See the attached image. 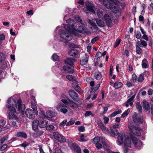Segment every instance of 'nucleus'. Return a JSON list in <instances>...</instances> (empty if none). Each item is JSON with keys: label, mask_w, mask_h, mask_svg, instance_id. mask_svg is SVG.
Segmentation results:
<instances>
[{"label": "nucleus", "mask_w": 153, "mask_h": 153, "mask_svg": "<svg viewBox=\"0 0 153 153\" xmlns=\"http://www.w3.org/2000/svg\"><path fill=\"white\" fill-rule=\"evenodd\" d=\"M29 144L26 141H25L23 143L19 145V146H21L22 147L24 148H25L27 146H29Z\"/></svg>", "instance_id": "obj_50"}, {"label": "nucleus", "mask_w": 153, "mask_h": 153, "mask_svg": "<svg viewBox=\"0 0 153 153\" xmlns=\"http://www.w3.org/2000/svg\"><path fill=\"white\" fill-rule=\"evenodd\" d=\"M22 100L21 99H19L17 101L18 109L19 112H21L22 114H24V111L25 110V106L24 104L21 103Z\"/></svg>", "instance_id": "obj_13"}, {"label": "nucleus", "mask_w": 153, "mask_h": 153, "mask_svg": "<svg viewBox=\"0 0 153 153\" xmlns=\"http://www.w3.org/2000/svg\"><path fill=\"white\" fill-rule=\"evenodd\" d=\"M121 39H117L115 44H114V46L115 48L117 47L120 44V42Z\"/></svg>", "instance_id": "obj_57"}, {"label": "nucleus", "mask_w": 153, "mask_h": 153, "mask_svg": "<svg viewBox=\"0 0 153 153\" xmlns=\"http://www.w3.org/2000/svg\"><path fill=\"white\" fill-rule=\"evenodd\" d=\"M74 71V70L71 67L67 66H64L62 70V72L63 73L71 74L73 73Z\"/></svg>", "instance_id": "obj_18"}, {"label": "nucleus", "mask_w": 153, "mask_h": 153, "mask_svg": "<svg viewBox=\"0 0 153 153\" xmlns=\"http://www.w3.org/2000/svg\"><path fill=\"white\" fill-rule=\"evenodd\" d=\"M69 94L70 97L74 100L78 101L79 100L78 95L73 90H70L69 91Z\"/></svg>", "instance_id": "obj_14"}, {"label": "nucleus", "mask_w": 153, "mask_h": 153, "mask_svg": "<svg viewBox=\"0 0 153 153\" xmlns=\"http://www.w3.org/2000/svg\"><path fill=\"white\" fill-rule=\"evenodd\" d=\"M99 36H97L94 38L91 41V43L94 44L95 42L99 40Z\"/></svg>", "instance_id": "obj_58"}, {"label": "nucleus", "mask_w": 153, "mask_h": 153, "mask_svg": "<svg viewBox=\"0 0 153 153\" xmlns=\"http://www.w3.org/2000/svg\"><path fill=\"white\" fill-rule=\"evenodd\" d=\"M133 121L136 124L142 123L143 121V119L142 117H134L133 118Z\"/></svg>", "instance_id": "obj_23"}, {"label": "nucleus", "mask_w": 153, "mask_h": 153, "mask_svg": "<svg viewBox=\"0 0 153 153\" xmlns=\"http://www.w3.org/2000/svg\"><path fill=\"white\" fill-rule=\"evenodd\" d=\"M8 139L7 136H5L0 140V146L6 140Z\"/></svg>", "instance_id": "obj_43"}, {"label": "nucleus", "mask_w": 153, "mask_h": 153, "mask_svg": "<svg viewBox=\"0 0 153 153\" xmlns=\"http://www.w3.org/2000/svg\"><path fill=\"white\" fill-rule=\"evenodd\" d=\"M4 59V54L0 52V64Z\"/></svg>", "instance_id": "obj_54"}, {"label": "nucleus", "mask_w": 153, "mask_h": 153, "mask_svg": "<svg viewBox=\"0 0 153 153\" xmlns=\"http://www.w3.org/2000/svg\"><path fill=\"white\" fill-rule=\"evenodd\" d=\"M137 45L141 47H145L147 45V42L144 40H140L137 42Z\"/></svg>", "instance_id": "obj_27"}, {"label": "nucleus", "mask_w": 153, "mask_h": 153, "mask_svg": "<svg viewBox=\"0 0 153 153\" xmlns=\"http://www.w3.org/2000/svg\"><path fill=\"white\" fill-rule=\"evenodd\" d=\"M88 140V138L86 136H85L83 134H82L80 137V140L79 141H80L83 142L86 141Z\"/></svg>", "instance_id": "obj_44"}, {"label": "nucleus", "mask_w": 153, "mask_h": 153, "mask_svg": "<svg viewBox=\"0 0 153 153\" xmlns=\"http://www.w3.org/2000/svg\"><path fill=\"white\" fill-rule=\"evenodd\" d=\"M8 105H7V107L9 108H15L17 107V103L16 100L13 98L10 97L8 100Z\"/></svg>", "instance_id": "obj_10"}, {"label": "nucleus", "mask_w": 153, "mask_h": 153, "mask_svg": "<svg viewBox=\"0 0 153 153\" xmlns=\"http://www.w3.org/2000/svg\"><path fill=\"white\" fill-rule=\"evenodd\" d=\"M100 137H96L93 139V143L95 144L98 143L100 141Z\"/></svg>", "instance_id": "obj_49"}, {"label": "nucleus", "mask_w": 153, "mask_h": 153, "mask_svg": "<svg viewBox=\"0 0 153 153\" xmlns=\"http://www.w3.org/2000/svg\"><path fill=\"white\" fill-rule=\"evenodd\" d=\"M97 123L99 127L103 132L105 133H108L109 132V130L104 125L100 119L99 118H97Z\"/></svg>", "instance_id": "obj_7"}, {"label": "nucleus", "mask_w": 153, "mask_h": 153, "mask_svg": "<svg viewBox=\"0 0 153 153\" xmlns=\"http://www.w3.org/2000/svg\"><path fill=\"white\" fill-rule=\"evenodd\" d=\"M136 107L137 109L138 110L139 113V114L142 113V109L140 102H137L136 103Z\"/></svg>", "instance_id": "obj_37"}, {"label": "nucleus", "mask_w": 153, "mask_h": 153, "mask_svg": "<svg viewBox=\"0 0 153 153\" xmlns=\"http://www.w3.org/2000/svg\"><path fill=\"white\" fill-rule=\"evenodd\" d=\"M74 29L77 31V33L78 35H76L75 34L74 35L78 37H79L80 36L79 34L78 33V32L81 33H86L87 32V30L84 27H83L81 26H80L79 27L77 30L75 28Z\"/></svg>", "instance_id": "obj_21"}, {"label": "nucleus", "mask_w": 153, "mask_h": 153, "mask_svg": "<svg viewBox=\"0 0 153 153\" xmlns=\"http://www.w3.org/2000/svg\"><path fill=\"white\" fill-rule=\"evenodd\" d=\"M117 0L114 1V2H110L109 1H104L103 5L107 8L112 10L115 13H118L120 11L119 7L116 4Z\"/></svg>", "instance_id": "obj_1"}, {"label": "nucleus", "mask_w": 153, "mask_h": 153, "mask_svg": "<svg viewBox=\"0 0 153 153\" xmlns=\"http://www.w3.org/2000/svg\"><path fill=\"white\" fill-rule=\"evenodd\" d=\"M132 79L133 82H135L137 79V77L134 74H133L132 76Z\"/></svg>", "instance_id": "obj_60"}, {"label": "nucleus", "mask_w": 153, "mask_h": 153, "mask_svg": "<svg viewBox=\"0 0 153 153\" xmlns=\"http://www.w3.org/2000/svg\"><path fill=\"white\" fill-rule=\"evenodd\" d=\"M75 121L74 120H70L66 124V126H69L71 125L74 123Z\"/></svg>", "instance_id": "obj_64"}, {"label": "nucleus", "mask_w": 153, "mask_h": 153, "mask_svg": "<svg viewBox=\"0 0 153 153\" xmlns=\"http://www.w3.org/2000/svg\"><path fill=\"white\" fill-rule=\"evenodd\" d=\"M130 112V110L129 109H127L122 114V117H123L126 116Z\"/></svg>", "instance_id": "obj_53"}, {"label": "nucleus", "mask_w": 153, "mask_h": 153, "mask_svg": "<svg viewBox=\"0 0 153 153\" xmlns=\"http://www.w3.org/2000/svg\"><path fill=\"white\" fill-rule=\"evenodd\" d=\"M134 98V96H133L129 98L125 103V105L126 107H128L129 105L130 106H132L133 105V100Z\"/></svg>", "instance_id": "obj_24"}, {"label": "nucleus", "mask_w": 153, "mask_h": 153, "mask_svg": "<svg viewBox=\"0 0 153 153\" xmlns=\"http://www.w3.org/2000/svg\"><path fill=\"white\" fill-rule=\"evenodd\" d=\"M142 105L145 111H148L150 108V103L146 100H144L142 102Z\"/></svg>", "instance_id": "obj_17"}, {"label": "nucleus", "mask_w": 153, "mask_h": 153, "mask_svg": "<svg viewBox=\"0 0 153 153\" xmlns=\"http://www.w3.org/2000/svg\"><path fill=\"white\" fill-rule=\"evenodd\" d=\"M136 52L138 54H140L142 52V49L137 45H136Z\"/></svg>", "instance_id": "obj_47"}, {"label": "nucleus", "mask_w": 153, "mask_h": 153, "mask_svg": "<svg viewBox=\"0 0 153 153\" xmlns=\"http://www.w3.org/2000/svg\"><path fill=\"white\" fill-rule=\"evenodd\" d=\"M66 107L67 106L62 103L59 104L56 107L57 110L64 114L66 113L68 111Z\"/></svg>", "instance_id": "obj_12"}, {"label": "nucleus", "mask_w": 153, "mask_h": 153, "mask_svg": "<svg viewBox=\"0 0 153 153\" xmlns=\"http://www.w3.org/2000/svg\"><path fill=\"white\" fill-rule=\"evenodd\" d=\"M68 32L69 33L63 30H60L59 34L61 37L60 40L61 41L65 42L71 40L72 39V36L71 34V33L72 34V33L69 31Z\"/></svg>", "instance_id": "obj_3"}, {"label": "nucleus", "mask_w": 153, "mask_h": 153, "mask_svg": "<svg viewBox=\"0 0 153 153\" xmlns=\"http://www.w3.org/2000/svg\"><path fill=\"white\" fill-rule=\"evenodd\" d=\"M39 124V122L37 120H34L33 121L32 124V127L33 130L34 131L37 130Z\"/></svg>", "instance_id": "obj_28"}, {"label": "nucleus", "mask_w": 153, "mask_h": 153, "mask_svg": "<svg viewBox=\"0 0 153 153\" xmlns=\"http://www.w3.org/2000/svg\"><path fill=\"white\" fill-rule=\"evenodd\" d=\"M142 65L143 68H148L149 65L147 60L146 59H143L142 62Z\"/></svg>", "instance_id": "obj_34"}, {"label": "nucleus", "mask_w": 153, "mask_h": 153, "mask_svg": "<svg viewBox=\"0 0 153 153\" xmlns=\"http://www.w3.org/2000/svg\"><path fill=\"white\" fill-rule=\"evenodd\" d=\"M103 118L104 124H107L109 121V119L108 118L105 117V116H103Z\"/></svg>", "instance_id": "obj_59"}, {"label": "nucleus", "mask_w": 153, "mask_h": 153, "mask_svg": "<svg viewBox=\"0 0 153 153\" xmlns=\"http://www.w3.org/2000/svg\"><path fill=\"white\" fill-rule=\"evenodd\" d=\"M92 26H93L94 28L96 29H98V28L96 25L95 23L94 22V21L93 19L91 20L90 19H88L87 21Z\"/></svg>", "instance_id": "obj_39"}, {"label": "nucleus", "mask_w": 153, "mask_h": 153, "mask_svg": "<svg viewBox=\"0 0 153 153\" xmlns=\"http://www.w3.org/2000/svg\"><path fill=\"white\" fill-rule=\"evenodd\" d=\"M97 15L98 17L99 18L102 19L104 17L103 15V13L102 10L101 9H98L97 10Z\"/></svg>", "instance_id": "obj_31"}, {"label": "nucleus", "mask_w": 153, "mask_h": 153, "mask_svg": "<svg viewBox=\"0 0 153 153\" xmlns=\"http://www.w3.org/2000/svg\"><path fill=\"white\" fill-rule=\"evenodd\" d=\"M66 22L68 24L64 25V27L65 29L70 33H71L72 34L78 35L77 33V31L74 29V22L73 20L69 19L66 21Z\"/></svg>", "instance_id": "obj_2"}, {"label": "nucleus", "mask_w": 153, "mask_h": 153, "mask_svg": "<svg viewBox=\"0 0 153 153\" xmlns=\"http://www.w3.org/2000/svg\"><path fill=\"white\" fill-rule=\"evenodd\" d=\"M131 138L135 146L137 148V149H139L142 146V143L140 140L138 139L134 136H132L131 135Z\"/></svg>", "instance_id": "obj_9"}, {"label": "nucleus", "mask_w": 153, "mask_h": 153, "mask_svg": "<svg viewBox=\"0 0 153 153\" xmlns=\"http://www.w3.org/2000/svg\"><path fill=\"white\" fill-rule=\"evenodd\" d=\"M17 135L18 137H21L25 138H27V136L26 133L22 131H20L17 132Z\"/></svg>", "instance_id": "obj_36"}, {"label": "nucleus", "mask_w": 153, "mask_h": 153, "mask_svg": "<svg viewBox=\"0 0 153 153\" xmlns=\"http://www.w3.org/2000/svg\"><path fill=\"white\" fill-rule=\"evenodd\" d=\"M48 123V121H46V120H43L39 123V126L40 128H44L46 127Z\"/></svg>", "instance_id": "obj_41"}, {"label": "nucleus", "mask_w": 153, "mask_h": 153, "mask_svg": "<svg viewBox=\"0 0 153 153\" xmlns=\"http://www.w3.org/2000/svg\"><path fill=\"white\" fill-rule=\"evenodd\" d=\"M12 120L8 122V124L11 127H16L17 126L16 123L15 121L13 120Z\"/></svg>", "instance_id": "obj_40"}, {"label": "nucleus", "mask_w": 153, "mask_h": 153, "mask_svg": "<svg viewBox=\"0 0 153 153\" xmlns=\"http://www.w3.org/2000/svg\"><path fill=\"white\" fill-rule=\"evenodd\" d=\"M144 80V74H141L139 77L137 81L139 82H142Z\"/></svg>", "instance_id": "obj_46"}, {"label": "nucleus", "mask_w": 153, "mask_h": 153, "mask_svg": "<svg viewBox=\"0 0 153 153\" xmlns=\"http://www.w3.org/2000/svg\"><path fill=\"white\" fill-rule=\"evenodd\" d=\"M123 85V84L121 82L117 81L114 83V87L115 89H117L122 87Z\"/></svg>", "instance_id": "obj_32"}, {"label": "nucleus", "mask_w": 153, "mask_h": 153, "mask_svg": "<svg viewBox=\"0 0 153 153\" xmlns=\"http://www.w3.org/2000/svg\"><path fill=\"white\" fill-rule=\"evenodd\" d=\"M102 77V75L100 72H98L95 73L94 78L97 80L100 79Z\"/></svg>", "instance_id": "obj_42"}, {"label": "nucleus", "mask_w": 153, "mask_h": 153, "mask_svg": "<svg viewBox=\"0 0 153 153\" xmlns=\"http://www.w3.org/2000/svg\"><path fill=\"white\" fill-rule=\"evenodd\" d=\"M6 120L3 119L0 120V126L3 128V126L5 125L6 123Z\"/></svg>", "instance_id": "obj_51"}, {"label": "nucleus", "mask_w": 153, "mask_h": 153, "mask_svg": "<svg viewBox=\"0 0 153 153\" xmlns=\"http://www.w3.org/2000/svg\"><path fill=\"white\" fill-rule=\"evenodd\" d=\"M46 115H44V118H52L53 115V113L52 111H48L46 112Z\"/></svg>", "instance_id": "obj_30"}, {"label": "nucleus", "mask_w": 153, "mask_h": 153, "mask_svg": "<svg viewBox=\"0 0 153 153\" xmlns=\"http://www.w3.org/2000/svg\"><path fill=\"white\" fill-rule=\"evenodd\" d=\"M85 4L88 10L92 12L94 14H96L94 11L95 7L92 3H90L88 1H86L85 2Z\"/></svg>", "instance_id": "obj_15"}, {"label": "nucleus", "mask_w": 153, "mask_h": 153, "mask_svg": "<svg viewBox=\"0 0 153 153\" xmlns=\"http://www.w3.org/2000/svg\"><path fill=\"white\" fill-rule=\"evenodd\" d=\"M72 148L76 153H81L80 148L75 143H73Z\"/></svg>", "instance_id": "obj_22"}, {"label": "nucleus", "mask_w": 153, "mask_h": 153, "mask_svg": "<svg viewBox=\"0 0 153 153\" xmlns=\"http://www.w3.org/2000/svg\"><path fill=\"white\" fill-rule=\"evenodd\" d=\"M102 56V53L100 52H98L95 56V57L97 59L100 58Z\"/></svg>", "instance_id": "obj_63"}, {"label": "nucleus", "mask_w": 153, "mask_h": 153, "mask_svg": "<svg viewBox=\"0 0 153 153\" xmlns=\"http://www.w3.org/2000/svg\"><path fill=\"white\" fill-rule=\"evenodd\" d=\"M131 145V139L129 137L126 138L124 142L123 148V151L125 153H127L128 150V147H130Z\"/></svg>", "instance_id": "obj_11"}, {"label": "nucleus", "mask_w": 153, "mask_h": 153, "mask_svg": "<svg viewBox=\"0 0 153 153\" xmlns=\"http://www.w3.org/2000/svg\"><path fill=\"white\" fill-rule=\"evenodd\" d=\"M78 129L79 131H80L83 132L85 131V127L83 126H79Z\"/></svg>", "instance_id": "obj_61"}, {"label": "nucleus", "mask_w": 153, "mask_h": 153, "mask_svg": "<svg viewBox=\"0 0 153 153\" xmlns=\"http://www.w3.org/2000/svg\"><path fill=\"white\" fill-rule=\"evenodd\" d=\"M79 52L78 50L73 49L69 51L68 54L70 56H75L78 54Z\"/></svg>", "instance_id": "obj_25"}, {"label": "nucleus", "mask_w": 153, "mask_h": 153, "mask_svg": "<svg viewBox=\"0 0 153 153\" xmlns=\"http://www.w3.org/2000/svg\"><path fill=\"white\" fill-rule=\"evenodd\" d=\"M104 19L108 27H111L112 24L111 19L109 15L108 14H105L104 16Z\"/></svg>", "instance_id": "obj_16"}, {"label": "nucleus", "mask_w": 153, "mask_h": 153, "mask_svg": "<svg viewBox=\"0 0 153 153\" xmlns=\"http://www.w3.org/2000/svg\"><path fill=\"white\" fill-rule=\"evenodd\" d=\"M88 54L87 53H85L83 58L80 60L81 65L82 66L86 65L88 62Z\"/></svg>", "instance_id": "obj_20"}, {"label": "nucleus", "mask_w": 153, "mask_h": 153, "mask_svg": "<svg viewBox=\"0 0 153 153\" xmlns=\"http://www.w3.org/2000/svg\"><path fill=\"white\" fill-rule=\"evenodd\" d=\"M46 128L47 130L49 131H51L53 129V128H54V127L53 125H49L46 126Z\"/></svg>", "instance_id": "obj_55"}, {"label": "nucleus", "mask_w": 153, "mask_h": 153, "mask_svg": "<svg viewBox=\"0 0 153 153\" xmlns=\"http://www.w3.org/2000/svg\"><path fill=\"white\" fill-rule=\"evenodd\" d=\"M96 21L97 25L99 27H104L105 26V25L104 22L101 20L97 19H96Z\"/></svg>", "instance_id": "obj_33"}, {"label": "nucleus", "mask_w": 153, "mask_h": 153, "mask_svg": "<svg viewBox=\"0 0 153 153\" xmlns=\"http://www.w3.org/2000/svg\"><path fill=\"white\" fill-rule=\"evenodd\" d=\"M69 101V106L73 108H76L77 107V104L76 103L74 102L72 100H71L70 99H68Z\"/></svg>", "instance_id": "obj_38"}, {"label": "nucleus", "mask_w": 153, "mask_h": 153, "mask_svg": "<svg viewBox=\"0 0 153 153\" xmlns=\"http://www.w3.org/2000/svg\"><path fill=\"white\" fill-rule=\"evenodd\" d=\"M118 133L117 130L115 129H112L111 130L110 134L111 135L114 137Z\"/></svg>", "instance_id": "obj_45"}, {"label": "nucleus", "mask_w": 153, "mask_h": 153, "mask_svg": "<svg viewBox=\"0 0 153 153\" xmlns=\"http://www.w3.org/2000/svg\"><path fill=\"white\" fill-rule=\"evenodd\" d=\"M100 141L102 143L103 146L105 147H106L108 145V143L105 138L103 137L100 138Z\"/></svg>", "instance_id": "obj_35"}, {"label": "nucleus", "mask_w": 153, "mask_h": 153, "mask_svg": "<svg viewBox=\"0 0 153 153\" xmlns=\"http://www.w3.org/2000/svg\"><path fill=\"white\" fill-rule=\"evenodd\" d=\"M37 112V110L35 111L34 109L28 108L25 111V114L27 117L29 119L33 120L35 118V115Z\"/></svg>", "instance_id": "obj_6"}, {"label": "nucleus", "mask_w": 153, "mask_h": 153, "mask_svg": "<svg viewBox=\"0 0 153 153\" xmlns=\"http://www.w3.org/2000/svg\"><path fill=\"white\" fill-rule=\"evenodd\" d=\"M85 117H88L90 115L93 116V114L90 111H87L85 114Z\"/></svg>", "instance_id": "obj_62"}, {"label": "nucleus", "mask_w": 153, "mask_h": 153, "mask_svg": "<svg viewBox=\"0 0 153 153\" xmlns=\"http://www.w3.org/2000/svg\"><path fill=\"white\" fill-rule=\"evenodd\" d=\"M52 58L53 61H56L59 59V57L56 53H54L52 56Z\"/></svg>", "instance_id": "obj_52"}, {"label": "nucleus", "mask_w": 153, "mask_h": 153, "mask_svg": "<svg viewBox=\"0 0 153 153\" xmlns=\"http://www.w3.org/2000/svg\"><path fill=\"white\" fill-rule=\"evenodd\" d=\"M132 122L130 123L128 125V128L131 131L130 133V136L131 134L132 136H133L132 135V133L134 135L137 136H140L141 135V134L140 131V129L138 127H135L134 126L132 125Z\"/></svg>", "instance_id": "obj_4"}, {"label": "nucleus", "mask_w": 153, "mask_h": 153, "mask_svg": "<svg viewBox=\"0 0 153 153\" xmlns=\"http://www.w3.org/2000/svg\"><path fill=\"white\" fill-rule=\"evenodd\" d=\"M31 107L33 109H34V110H35V111H36L37 110V107L36 106V101L35 97L34 96H32L31 97Z\"/></svg>", "instance_id": "obj_29"}, {"label": "nucleus", "mask_w": 153, "mask_h": 153, "mask_svg": "<svg viewBox=\"0 0 153 153\" xmlns=\"http://www.w3.org/2000/svg\"><path fill=\"white\" fill-rule=\"evenodd\" d=\"M76 61L75 59L72 58H67L64 60L65 63L71 66L73 65L74 63L76 62Z\"/></svg>", "instance_id": "obj_19"}, {"label": "nucleus", "mask_w": 153, "mask_h": 153, "mask_svg": "<svg viewBox=\"0 0 153 153\" xmlns=\"http://www.w3.org/2000/svg\"><path fill=\"white\" fill-rule=\"evenodd\" d=\"M66 77L67 79L70 81H74L76 80L74 76L70 75L67 76Z\"/></svg>", "instance_id": "obj_48"}, {"label": "nucleus", "mask_w": 153, "mask_h": 153, "mask_svg": "<svg viewBox=\"0 0 153 153\" xmlns=\"http://www.w3.org/2000/svg\"><path fill=\"white\" fill-rule=\"evenodd\" d=\"M8 117L9 120H16L18 118L16 114H17L15 108H10L7 110Z\"/></svg>", "instance_id": "obj_5"}, {"label": "nucleus", "mask_w": 153, "mask_h": 153, "mask_svg": "<svg viewBox=\"0 0 153 153\" xmlns=\"http://www.w3.org/2000/svg\"><path fill=\"white\" fill-rule=\"evenodd\" d=\"M53 136L54 138L60 142H64L65 141V137L58 132H54L53 134Z\"/></svg>", "instance_id": "obj_8"}, {"label": "nucleus", "mask_w": 153, "mask_h": 153, "mask_svg": "<svg viewBox=\"0 0 153 153\" xmlns=\"http://www.w3.org/2000/svg\"><path fill=\"white\" fill-rule=\"evenodd\" d=\"M118 144L121 145L123 143V134H120L118 135L117 137Z\"/></svg>", "instance_id": "obj_26"}, {"label": "nucleus", "mask_w": 153, "mask_h": 153, "mask_svg": "<svg viewBox=\"0 0 153 153\" xmlns=\"http://www.w3.org/2000/svg\"><path fill=\"white\" fill-rule=\"evenodd\" d=\"M136 38L137 39H139L141 36V35L140 32L137 31L135 34Z\"/></svg>", "instance_id": "obj_56"}]
</instances>
